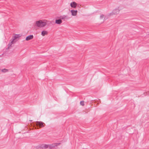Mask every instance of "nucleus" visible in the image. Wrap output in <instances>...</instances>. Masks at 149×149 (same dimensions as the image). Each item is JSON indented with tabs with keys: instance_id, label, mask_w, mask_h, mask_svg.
Instances as JSON below:
<instances>
[{
	"instance_id": "7ed1b4c3",
	"label": "nucleus",
	"mask_w": 149,
	"mask_h": 149,
	"mask_svg": "<svg viewBox=\"0 0 149 149\" xmlns=\"http://www.w3.org/2000/svg\"><path fill=\"white\" fill-rule=\"evenodd\" d=\"M120 10L118 9H116L114 10L112 12L109 14V15H113V14H117L119 13Z\"/></svg>"
},
{
	"instance_id": "2eb2a0df",
	"label": "nucleus",
	"mask_w": 149,
	"mask_h": 149,
	"mask_svg": "<svg viewBox=\"0 0 149 149\" xmlns=\"http://www.w3.org/2000/svg\"><path fill=\"white\" fill-rule=\"evenodd\" d=\"M80 104L81 105L84 106V101H81L80 102Z\"/></svg>"
},
{
	"instance_id": "f03ea898",
	"label": "nucleus",
	"mask_w": 149,
	"mask_h": 149,
	"mask_svg": "<svg viewBox=\"0 0 149 149\" xmlns=\"http://www.w3.org/2000/svg\"><path fill=\"white\" fill-rule=\"evenodd\" d=\"M44 123L40 121H37L34 124L35 125H36V127H37V128H39L43 127L44 126Z\"/></svg>"
},
{
	"instance_id": "20e7f679",
	"label": "nucleus",
	"mask_w": 149,
	"mask_h": 149,
	"mask_svg": "<svg viewBox=\"0 0 149 149\" xmlns=\"http://www.w3.org/2000/svg\"><path fill=\"white\" fill-rule=\"evenodd\" d=\"M60 144V143H55L52 144L50 145L49 146V148L52 149V148H55L56 146H58Z\"/></svg>"
},
{
	"instance_id": "f257e3e1",
	"label": "nucleus",
	"mask_w": 149,
	"mask_h": 149,
	"mask_svg": "<svg viewBox=\"0 0 149 149\" xmlns=\"http://www.w3.org/2000/svg\"><path fill=\"white\" fill-rule=\"evenodd\" d=\"M48 22L45 19L37 21L35 22V26L38 27H43L46 25Z\"/></svg>"
},
{
	"instance_id": "1a4fd4ad",
	"label": "nucleus",
	"mask_w": 149,
	"mask_h": 149,
	"mask_svg": "<svg viewBox=\"0 0 149 149\" xmlns=\"http://www.w3.org/2000/svg\"><path fill=\"white\" fill-rule=\"evenodd\" d=\"M33 37V35H30L27 36L26 38V40L28 41L32 39Z\"/></svg>"
},
{
	"instance_id": "9d476101",
	"label": "nucleus",
	"mask_w": 149,
	"mask_h": 149,
	"mask_svg": "<svg viewBox=\"0 0 149 149\" xmlns=\"http://www.w3.org/2000/svg\"><path fill=\"white\" fill-rule=\"evenodd\" d=\"M62 23V21L61 19H56L55 20V23L58 24H60Z\"/></svg>"
},
{
	"instance_id": "39448f33",
	"label": "nucleus",
	"mask_w": 149,
	"mask_h": 149,
	"mask_svg": "<svg viewBox=\"0 0 149 149\" xmlns=\"http://www.w3.org/2000/svg\"><path fill=\"white\" fill-rule=\"evenodd\" d=\"M21 35L20 34H16L15 36H14L13 40H17L21 36Z\"/></svg>"
},
{
	"instance_id": "0eeeda50",
	"label": "nucleus",
	"mask_w": 149,
	"mask_h": 149,
	"mask_svg": "<svg viewBox=\"0 0 149 149\" xmlns=\"http://www.w3.org/2000/svg\"><path fill=\"white\" fill-rule=\"evenodd\" d=\"M60 18L61 20L62 19L64 20H65V19H69V18L68 17V16L65 15L61 16Z\"/></svg>"
},
{
	"instance_id": "ddd939ff",
	"label": "nucleus",
	"mask_w": 149,
	"mask_h": 149,
	"mask_svg": "<svg viewBox=\"0 0 149 149\" xmlns=\"http://www.w3.org/2000/svg\"><path fill=\"white\" fill-rule=\"evenodd\" d=\"M1 71L3 72H6L8 71V70L7 69L4 68L1 70Z\"/></svg>"
},
{
	"instance_id": "423d86ee",
	"label": "nucleus",
	"mask_w": 149,
	"mask_h": 149,
	"mask_svg": "<svg viewBox=\"0 0 149 149\" xmlns=\"http://www.w3.org/2000/svg\"><path fill=\"white\" fill-rule=\"evenodd\" d=\"M77 10H71V15L73 16H75L77 15Z\"/></svg>"
},
{
	"instance_id": "4468645a",
	"label": "nucleus",
	"mask_w": 149,
	"mask_h": 149,
	"mask_svg": "<svg viewBox=\"0 0 149 149\" xmlns=\"http://www.w3.org/2000/svg\"><path fill=\"white\" fill-rule=\"evenodd\" d=\"M50 145H46V144H45L44 146L43 147H44V148H48V147H49V146Z\"/></svg>"
},
{
	"instance_id": "6e6552de",
	"label": "nucleus",
	"mask_w": 149,
	"mask_h": 149,
	"mask_svg": "<svg viewBox=\"0 0 149 149\" xmlns=\"http://www.w3.org/2000/svg\"><path fill=\"white\" fill-rule=\"evenodd\" d=\"M70 5L72 8H76L77 6V4L75 2H73L70 3Z\"/></svg>"
},
{
	"instance_id": "9b49d317",
	"label": "nucleus",
	"mask_w": 149,
	"mask_h": 149,
	"mask_svg": "<svg viewBox=\"0 0 149 149\" xmlns=\"http://www.w3.org/2000/svg\"><path fill=\"white\" fill-rule=\"evenodd\" d=\"M48 33V32L46 31H42L41 32V35L43 36H45L46 35H47Z\"/></svg>"
},
{
	"instance_id": "dca6fc26",
	"label": "nucleus",
	"mask_w": 149,
	"mask_h": 149,
	"mask_svg": "<svg viewBox=\"0 0 149 149\" xmlns=\"http://www.w3.org/2000/svg\"><path fill=\"white\" fill-rule=\"evenodd\" d=\"M104 15H101L100 16V18L101 19H102L104 17Z\"/></svg>"
},
{
	"instance_id": "f8f14e48",
	"label": "nucleus",
	"mask_w": 149,
	"mask_h": 149,
	"mask_svg": "<svg viewBox=\"0 0 149 149\" xmlns=\"http://www.w3.org/2000/svg\"><path fill=\"white\" fill-rule=\"evenodd\" d=\"M13 40H12L11 42L9 43L8 45V48L9 49L10 47H12V45L13 43Z\"/></svg>"
}]
</instances>
